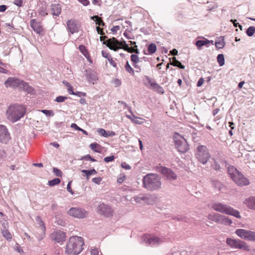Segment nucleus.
<instances>
[{
  "label": "nucleus",
  "mask_w": 255,
  "mask_h": 255,
  "mask_svg": "<svg viewBox=\"0 0 255 255\" xmlns=\"http://www.w3.org/2000/svg\"><path fill=\"white\" fill-rule=\"evenodd\" d=\"M25 108L19 104H11L7 108L5 116L7 119L12 122L15 123L23 118L25 114Z\"/></svg>",
  "instance_id": "nucleus-1"
},
{
  "label": "nucleus",
  "mask_w": 255,
  "mask_h": 255,
  "mask_svg": "<svg viewBox=\"0 0 255 255\" xmlns=\"http://www.w3.org/2000/svg\"><path fill=\"white\" fill-rule=\"evenodd\" d=\"M84 241L78 236L71 237L67 243L65 253L69 255H78L83 250Z\"/></svg>",
  "instance_id": "nucleus-2"
},
{
  "label": "nucleus",
  "mask_w": 255,
  "mask_h": 255,
  "mask_svg": "<svg viewBox=\"0 0 255 255\" xmlns=\"http://www.w3.org/2000/svg\"><path fill=\"white\" fill-rule=\"evenodd\" d=\"M143 185L147 190H157L161 187V177L157 174H147L143 178Z\"/></svg>",
  "instance_id": "nucleus-3"
},
{
  "label": "nucleus",
  "mask_w": 255,
  "mask_h": 255,
  "mask_svg": "<svg viewBox=\"0 0 255 255\" xmlns=\"http://www.w3.org/2000/svg\"><path fill=\"white\" fill-rule=\"evenodd\" d=\"M228 172L231 178L238 186L242 187L250 184L249 179L245 177L244 175L234 166H229Z\"/></svg>",
  "instance_id": "nucleus-4"
},
{
  "label": "nucleus",
  "mask_w": 255,
  "mask_h": 255,
  "mask_svg": "<svg viewBox=\"0 0 255 255\" xmlns=\"http://www.w3.org/2000/svg\"><path fill=\"white\" fill-rule=\"evenodd\" d=\"M212 208L216 211L228 215L233 216L240 219L241 216L240 212L227 204L220 202H216L212 205Z\"/></svg>",
  "instance_id": "nucleus-5"
},
{
  "label": "nucleus",
  "mask_w": 255,
  "mask_h": 255,
  "mask_svg": "<svg viewBox=\"0 0 255 255\" xmlns=\"http://www.w3.org/2000/svg\"><path fill=\"white\" fill-rule=\"evenodd\" d=\"M4 85L6 88L13 89L17 88L20 90H23L28 93H30L32 90L31 87L27 83L16 78H8L4 82Z\"/></svg>",
  "instance_id": "nucleus-6"
},
{
  "label": "nucleus",
  "mask_w": 255,
  "mask_h": 255,
  "mask_svg": "<svg viewBox=\"0 0 255 255\" xmlns=\"http://www.w3.org/2000/svg\"><path fill=\"white\" fill-rule=\"evenodd\" d=\"M173 138L175 147L179 152L184 153L189 149L187 141L183 136L178 133H175Z\"/></svg>",
  "instance_id": "nucleus-7"
},
{
  "label": "nucleus",
  "mask_w": 255,
  "mask_h": 255,
  "mask_svg": "<svg viewBox=\"0 0 255 255\" xmlns=\"http://www.w3.org/2000/svg\"><path fill=\"white\" fill-rule=\"evenodd\" d=\"M226 243L228 246L232 249H240L246 251H249L250 250V248L247 243L240 240L227 238Z\"/></svg>",
  "instance_id": "nucleus-8"
},
{
  "label": "nucleus",
  "mask_w": 255,
  "mask_h": 255,
  "mask_svg": "<svg viewBox=\"0 0 255 255\" xmlns=\"http://www.w3.org/2000/svg\"><path fill=\"white\" fill-rule=\"evenodd\" d=\"M196 157L199 162L205 164L208 162L211 155L207 147L201 145L197 148Z\"/></svg>",
  "instance_id": "nucleus-9"
},
{
  "label": "nucleus",
  "mask_w": 255,
  "mask_h": 255,
  "mask_svg": "<svg viewBox=\"0 0 255 255\" xmlns=\"http://www.w3.org/2000/svg\"><path fill=\"white\" fill-rule=\"evenodd\" d=\"M103 44H106L110 49L113 50L115 51H117L119 49H124L126 47V45H128L126 41L123 40L119 42L116 38L113 37L107 40L106 42H104Z\"/></svg>",
  "instance_id": "nucleus-10"
},
{
  "label": "nucleus",
  "mask_w": 255,
  "mask_h": 255,
  "mask_svg": "<svg viewBox=\"0 0 255 255\" xmlns=\"http://www.w3.org/2000/svg\"><path fill=\"white\" fill-rule=\"evenodd\" d=\"M236 234L242 239L255 242V232L243 229H237Z\"/></svg>",
  "instance_id": "nucleus-11"
},
{
  "label": "nucleus",
  "mask_w": 255,
  "mask_h": 255,
  "mask_svg": "<svg viewBox=\"0 0 255 255\" xmlns=\"http://www.w3.org/2000/svg\"><path fill=\"white\" fill-rule=\"evenodd\" d=\"M88 212L85 209L78 207H72L68 211L70 216L77 219H83L88 215Z\"/></svg>",
  "instance_id": "nucleus-12"
},
{
  "label": "nucleus",
  "mask_w": 255,
  "mask_h": 255,
  "mask_svg": "<svg viewBox=\"0 0 255 255\" xmlns=\"http://www.w3.org/2000/svg\"><path fill=\"white\" fill-rule=\"evenodd\" d=\"M141 240L147 245L150 246L159 245L164 242V239L146 235H143Z\"/></svg>",
  "instance_id": "nucleus-13"
},
{
  "label": "nucleus",
  "mask_w": 255,
  "mask_h": 255,
  "mask_svg": "<svg viewBox=\"0 0 255 255\" xmlns=\"http://www.w3.org/2000/svg\"><path fill=\"white\" fill-rule=\"evenodd\" d=\"M158 169L159 171L166 179L174 180L177 179V175L171 169L164 166H160Z\"/></svg>",
  "instance_id": "nucleus-14"
},
{
  "label": "nucleus",
  "mask_w": 255,
  "mask_h": 255,
  "mask_svg": "<svg viewBox=\"0 0 255 255\" xmlns=\"http://www.w3.org/2000/svg\"><path fill=\"white\" fill-rule=\"evenodd\" d=\"M97 211L100 214L107 217L112 216L114 212V210L109 205L104 203H101L99 205Z\"/></svg>",
  "instance_id": "nucleus-15"
},
{
  "label": "nucleus",
  "mask_w": 255,
  "mask_h": 255,
  "mask_svg": "<svg viewBox=\"0 0 255 255\" xmlns=\"http://www.w3.org/2000/svg\"><path fill=\"white\" fill-rule=\"evenodd\" d=\"M10 139V135L6 127L0 125V142L6 144Z\"/></svg>",
  "instance_id": "nucleus-16"
},
{
  "label": "nucleus",
  "mask_w": 255,
  "mask_h": 255,
  "mask_svg": "<svg viewBox=\"0 0 255 255\" xmlns=\"http://www.w3.org/2000/svg\"><path fill=\"white\" fill-rule=\"evenodd\" d=\"M85 76L87 81L91 84H95L98 80L97 73L91 69H88L85 71Z\"/></svg>",
  "instance_id": "nucleus-17"
},
{
  "label": "nucleus",
  "mask_w": 255,
  "mask_h": 255,
  "mask_svg": "<svg viewBox=\"0 0 255 255\" xmlns=\"http://www.w3.org/2000/svg\"><path fill=\"white\" fill-rule=\"evenodd\" d=\"M51 238V239L55 242L61 244L65 241L66 235L63 231L57 230L52 233Z\"/></svg>",
  "instance_id": "nucleus-18"
},
{
  "label": "nucleus",
  "mask_w": 255,
  "mask_h": 255,
  "mask_svg": "<svg viewBox=\"0 0 255 255\" xmlns=\"http://www.w3.org/2000/svg\"><path fill=\"white\" fill-rule=\"evenodd\" d=\"M67 30L71 33L74 34L79 31V26L77 21L74 19L68 20L66 23Z\"/></svg>",
  "instance_id": "nucleus-19"
},
{
  "label": "nucleus",
  "mask_w": 255,
  "mask_h": 255,
  "mask_svg": "<svg viewBox=\"0 0 255 255\" xmlns=\"http://www.w3.org/2000/svg\"><path fill=\"white\" fill-rule=\"evenodd\" d=\"M36 221L37 224L39 225V230L40 232V235L38 238V240H41L44 238L45 236V231L46 230L45 226L40 217H37L36 218Z\"/></svg>",
  "instance_id": "nucleus-20"
},
{
  "label": "nucleus",
  "mask_w": 255,
  "mask_h": 255,
  "mask_svg": "<svg viewBox=\"0 0 255 255\" xmlns=\"http://www.w3.org/2000/svg\"><path fill=\"white\" fill-rule=\"evenodd\" d=\"M217 223L222 224L225 226H231L233 223V221L229 217L220 214Z\"/></svg>",
  "instance_id": "nucleus-21"
},
{
  "label": "nucleus",
  "mask_w": 255,
  "mask_h": 255,
  "mask_svg": "<svg viewBox=\"0 0 255 255\" xmlns=\"http://www.w3.org/2000/svg\"><path fill=\"white\" fill-rule=\"evenodd\" d=\"M243 203L249 209L255 210V196L246 198Z\"/></svg>",
  "instance_id": "nucleus-22"
},
{
  "label": "nucleus",
  "mask_w": 255,
  "mask_h": 255,
  "mask_svg": "<svg viewBox=\"0 0 255 255\" xmlns=\"http://www.w3.org/2000/svg\"><path fill=\"white\" fill-rule=\"evenodd\" d=\"M30 25L33 30L37 33L40 34L42 32V28L40 23L37 22L35 19L31 20Z\"/></svg>",
  "instance_id": "nucleus-23"
},
{
  "label": "nucleus",
  "mask_w": 255,
  "mask_h": 255,
  "mask_svg": "<svg viewBox=\"0 0 255 255\" xmlns=\"http://www.w3.org/2000/svg\"><path fill=\"white\" fill-rule=\"evenodd\" d=\"M156 196L154 194L145 195L144 203L153 205L156 201Z\"/></svg>",
  "instance_id": "nucleus-24"
},
{
  "label": "nucleus",
  "mask_w": 255,
  "mask_h": 255,
  "mask_svg": "<svg viewBox=\"0 0 255 255\" xmlns=\"http://www.w3.org/2000/svg\"><path fill=\"white\" fill-rule=\"evenodd\" d=\"M51 13L53 15L58 16L61 13V8L59 4H52L51 5Z\"/></svg>",
  "instance_id": "nucleus-25"
},
{
  "label": "nucleus",
  "mask_w": 255,
  "mask_h": 255,
  "mask_svg": "<svg viewBox=\"0 0 255 255\" xmlns=\"http://www.w3.org/2000/svg\"><path fill=\"white\" fill-rule=\"evenodd\" d=\"M97 132L104 137L113 136L116 135V133L113 131H106L103 128H98Z\"/></svg>",
  "instance_id": "nucleus-26"
},
{
  "label": "nucleus",
  "mask_w": 255,
  "mask_h": 255,
  "mask_svg": "<svg viewBox=\"0 0 255 255\" xmlns=\"http://www.w3.org/2000/svg\"><path fill=\"white\" fill-rule=\"evenodd\" d=\"M210 43H211L212 44H213V41L209 40L207 39H206L205 40H200L196 42V45L198 49H200L201 47L204 45L208 47V44H209Z\"/></svg>",
  "instance_id": "nucleus-27"
},
{
  "label": "nucleus",
  "mask_w": 255,
  "mask_h": 255,
  "mask_svg": "<svg viewBox=\"0 0 255 255\" xmlns=\"http://www.w3.org/2000/svg\"><path fill=\"white\" fill-rule=\"evenodd\" d=\"M82 172L84 173L85 175L86 176V178L87 180L89 179V177L90 175H95L97 173V171L94 169H93L90 170L84 169L82 170Z\"/></svg>",
  "instance_id": "nucleus-28"
},
{
  "label": "nucleus",
  "mask_w": 255,
  "mask_h": 255,
  "mask_svg": "<svg viewBox=\"0 0 255 255\" xmlns=\"http://www.w3.org/2000/svg\"><path fill=\"white\" fill-rule=\"evenodd\" d=\"M219 215L220 214L218 213H211L208 215L207 218L208 220L217 223Z\"/></svg>",
  "instance_id": "nucleus-29"
},
{
  "label": "nucleus",
  "mask_w": 255,
  "mask_h": 255,
  "mask_svg": "<svg viewBox=\"0 0 255 255\" xmlns=\"http://www.w3.org/2000/svg\"><path fill=\"white\" fill-rule=\"evenodd\" d=\"M134 200L137 203H144L145 195L139 194L133 197Z\"/></svg>",
  "instance_id": "nucleus-30"
},
{
  "label": "nucleus",
  "mask_w": 255,
  "mask_h": 255,
  "mask_svg": "<svg viewBox=\"0 0 255 255\" xmlns=\"http://www.w3.org/2000/svg\"><path fill=\"white\" fill-rule=\"evenodd\" d=\"M145 79L146 82L145 84L146 86L149 87V88L151 89L153 87V86H154L156 82L148 76H145Z\"/></svg>",
  "instance_id": "nucleus-31"
},
{
  "label": "nucleus",
  "mask_w": 255,
  "mask_h": 255,
  "mask_svg": "<svg viewBox=\"0 0 255 255\" xmlns=\"http://www.w3.org/2000/svg\"><path fill=\"white\" fill-rule=\"evenodd\" d=\"M151 89L153 90L154 91L158 92L160 94H163L164 92V91L162 87H161L158 84H157L156 82L154 84V86L151 88Z\"/></svg>",
  "instance_id": "nucleus-32"
},
{
  "label": "nucleus",
  "mask_w": 255,
  "mask_h": 255,
  "mask_svg": "<svg viewBox=\"0 0 255 255\" xmlns=\"http://www.w3.org/2000/svg\"><path fill=\"white\" fill-rule=\"evenodd\" d=\"M215 45L217 48L221 49L225 46V42L224 41L223 38H222L216 41L215 42Z\"/></svg>",
  "instance_id": "nucleus-33"
},
{
  "label": "nucleus",
  "mask_w": 255,
  "mask_h": 255,
  "mask_svg": "<svg viewBox=\"0 0 255 255\" xmlns=\"http://www.w3.org/2000/svg\"><path fill=\"white\" fill-rule=\"evenodd\" d=\"M171 65L174 66L178 67L179 68L184 69L185 68V66L183 65L180 62L176 59L175 57L173 58V61L171 63Z\"/></svg>",
  "instance_id": "nucleus-34"
},
{
  "label": "nucleus",
  "mask_w": 255,
  "mask_h": 255,
  "mask_svg": "<svg viewBox=\"0 0 255 255\" xmlns=\"http://www.w3.org/2000/svg\"><path fill=\"white\" fill-rule=\"evenodd\" d=\"M91 148L96 152H101L100 145L97 143H92L90 145Z\"/></svg>",
  "instance_id": "nucleus-35"
},
{
  "label": "nucleus",
  "mask_w": 255,
  "mask_h": 255,
  "mask_svg": "<svg viewBox=\"0 0 255 255\" xmlns=\"http://www.w3.org/2000/svg\"><path fill=\"white\" fill-rule=\"evenodd\" d=\"M217 62L220 66H223L225 64L224 56L222 54H220L217 56Z\"/></svg>",
  "instance_id": "nucleus-36"
},
{
  "label": "nucleus",
  "mask_w": 255,
  "mask_h": 255,
  "mask_svg": "<svg viewBox=\"0 0 255 255\" xmlns=\"http://www.w3.org/2000/svg\"><path fill=\"white\" fill-rule=\"evenodd\" d=\"M156 46L154 43H151L148 47V51L150 54H153L156 51Z\"/></svg>",
  "instance_id": "nucleus-37"
},
{
  "label": "nucleus",
  "mask_w": 255,
  "mask_h": 255,
  "mask_svg": "<svg viewBox=\"0 0 255 255\" xmlns=\"http://www.w3.org/2000/svg\"><path fill=\"white\" fill-rule=\"evenodd\" d=\"M124 50L129 53L134 52L137 54L139 53V51L137 49H134V47H129L128 45H126V47Z\"/></svg>",
  "instance_id": "nucleus-38"
},
{
  "label": "nucleus",
  "mask_w": 255,
  "mask_h": 255,
  "mask_svg": "<svg viewBox=\"0 0 255 255\" xmlns=\"http://www.w3.org/2000/svg\"><path fill=\"white\" fill-rule=\"evenodd\" d=\"M255 33V26H250L249 27L246 31L247 34L249 36H252L254 33Z\"/></svg>",
  "instance_id": "nucleus-39"
},
{
  "label": "nucleus",
  "mask_w": 255,
  "mask_h": 255,
  "mask_svg": "<svg viewBox=\"0 0 255 255\" xmlns=\"http://www.w3.org/2000/svg\"><path fill=\"white\" fill-rule=\"evenodd\" d=\"M79 49L86 58L89 56L88 52L86 47L84 45H80L79 47Z\"/></svg>",
  "instance_id": "nucleus-40"
},
{
  "label": "nucleus",
  "mask_w": 255,
  "mask_h": 255,
  "mask_svg": "<svg viewBox=\"0 0 255 255\" xmlns=\"http://www.w3.org/2000/svg\"><path fill=\"white\" fill-rule=\"evenodd\" d=\"M60 182V180L59 178H55L48 181V184L50 186H53L58 184Z\"/></svg>",
  "instance_id": "nucleus-41"
},
{
  "label": "nucleus",
  "mask_w": 255,
  "mask_h": 255,
  "mask_svg": "<svg viewBox=\"0 0 255 255\" xmlns=\"http://www.w3.org/2000/svg\"><path fill=\"white\" fill-rule=\"evenodd\" d=\"M125 69L126 71L130 73V74L133 75L134 74V71L133 69L131 67L128 61L127 62L126 64L125 65Z\"/></svg>",
  "instance_id": "nucleus-42"
},
{
  "label": "nucleus",
  "mask_w": 255,
  "mask_h": 255,
  "mask_svg": "<svg viewBox=\"0 0 255 255\" xmlns=\"http://www.w3.org/2000/svg\"><path fill=\"white\" fill-rule=\"evenodd\" d=\"M93 19L95 18V21L96 22V24L99 25L104 26L105 25V23L103 21L100 17L98 16H94L92 17Z\"/></svg>",
  "instance_id": "nucleus-43"
},
{
  "label": "nucleus",
  "mask_w": 255,
  "mask_h": 255,
  "mask_svg": "<svg viewBox=\"0 0 255 255\" xmlns=\"http://www.w3.org/2000/svg\"><path fill=\"white\" fill-rule=\"evenodd\" d=\"M63 83L67 87V91L68 93L71 94L73 90V87L71 85V84L68 82L67 81H63Z\"/></svg>",
  "instance_id": "nucleus-44"
},
{
  "label": "nucleus",
  "mask_w": 255,
  "mask_h": 255,
  "mask_svg": "<svg viewBox=\"0 0 255 255\" xmlns=\"http://www.w3.org/2000/svg\"><path fill=\"white\" fill-rule=\"evenodd\" d=\"M3 236L7 240L11 239V235L10 233L7 230L3 231L2 232Z\"/></svg>",
  "instance_id": "nucleus-45"
},
{
  "label": "nucleus",
  "mask_w": 255,
  "mask_h": 255,
  "mask_svg": "<svg viewBox=\"0 0 255 255\" xmlns=\"http://www.w3.org/2000/svg\"><path fill=\"white\" fill-rule=\"evenodd\" d=\"M130 59L132 62L135 63H137L139 61V58L137 55L135 54H132L130 56Z\"/></svg>",
  "instance_id": "nucleus-46"
},
{
  "label": "nucleus",
  "mask_w": 255,
  "mask_h": 255,
  "mask_svg": "<svg viewBox=\"0 0 255 255\" xmlns=\"http://www.w3.org/2000/svg\"><path fill=\"white\" fill-rule=\"evenodd\" d=\"M81 160H90L93 162L96 161V160L92 158L89 154L82 156L81 158Z\"/></svg>",
  "instance_id": "nucleus-47"
},
{
  "label": "nucleus",
  "mask_w": 255,
  "mask_h": 255,
  "mask_svg": "<svg viewBox=\"0 0 255 255\" xmlns=\"http://www.w3.org/2000/svg\"><path fill=\"white\" fill-rule=\"evenodd\" d=\"M70 95H76L78 97H85L86 95V93L83 92H74L73 91L71 93Z\"/></svg>",
  "instance_id": "nucleus-48"
},
{
  "label": "nucleus",
  "mask_w": 255,
  "mask_h": 255,
  "mask_svg": "<svg viewBox=\"0 0 255 255\" xmlns=\"http://www.w3.org/2000/svg\"><path fill=\"white\" fill-rule=\"evenodd\" d=\"M41 112L46 115L47 116H54V113L53 111L47 110H41Z\"/></svg>",
  "instance_id": "nucleus-49"
},
{
  "label": "nucleus",
  "mask_w": 255,
  "mask_h": 255,
  "mask_svg": "<svg viewBox=\"0 0 255 255\" xmlns=\"http://www.w3.org/2000/svg\"><path fill=\"white\" fill-rule=\"evenodd\" d=\"M67 99V97H66L59 96L56 98L55 101L57 102H58V103H61V102H63Z\"/></svg>",
  "instance_id": "nucleus-50"
},
{
  "label": "nucleus",
  "mask_w": 255,
  "mask_h": 255,
  "mask_svg": "<svg viewBox=\"0 0 255 255\" xmlns=\"http://www.w3.org/2000/svg\"><path fill=\"white\" fill-rule=\"evenodd\" d=\"M132 117L134 118V120H132V123L138 125H141L143 123L142 122L140 121V118L136 117L134 114H132Z\"/></svg>",
  "instance_id": "nucleus-51"
},
{
  "label": "nucleus",
  "mask_w": 255,
  "mask_h": 255,
  "mask_svg": "<svg viewBox=\"0 0 255 255\" xmlns=\"http://www.w3.org/2000/svg\"><path fill=\"white\" fill-rule=\"evenodd\" d=\"M114 159H115V156L114 155H112L110 156H107V157H105L104 161L106 162H109L113 161L114 160Z\"/></svg>",
  "instance_id": "nucleus-52"
},
{
  "label": "nucleus",
  "mask_w": 255,
  "mask_h": 255,
  "mask_svg": "<svg viewBox=\"0 0 255 255\" xmlns=\"http://www.w3.org/2000/svg\"><path fill=\"white\" fill-rule=\"evenodd\" d=\"M102 181V178L101 177H95L92 179V181L97 184H100Z\"/></svg>",
  "instance_id": "nucleus-53"
},
{
  "label": "nucleus",
  "mask_w": 255,
  "mask_h": 255,
  "mask_svg": "<svg viewBox=\"0 0 255 255\" xmlns=\"http://www.w3.org/2000/svg\"><path fill=\"white\" fill-rule=\"evenodd\" d=\"M53 172L57 176H61V172L60 170L56 168H53Z\"/></svg>",
  "instance_id": "nucleus-54"
},
{
  "label": "nucleus",
  "mask_w": 255,
  "mask_h": 255,
  "mask_svg": "<svg viewBox=\"0 0 255 255\" xmlns=\"http://www.w3.org/2000/svg\"><path fill=\"white\" fill-rule=\"evenodd\" d=\"M23 3V0H14L13 3L18 6H21Z\"/></svg>",
  "instance_id": "nucleus-55"
},
{
  "label": "nucleus",
  "mask_w": 255,
  "mask_h": 255,
  "mask_svg": "<svg viewBox=\"0 0 255 255\" xmlns=\"http://www.w3.org/2000/svg\"><path fill=\"white\" fill-rule=\"evenodd\" d=\"M121 166L123 168H125L126 170H129L131 168L130 166L126 162L122 163Z\"/></svg>",
  "instance_id": "nucleus-56"
},
{
  "label": "nucleus",
  "mask_w": 255,
  "mask_h": 255,
  "mask_svg": "<svg viewBox=\"0 0 255 255\" xmlns=\"http://www.w3.org/2000/svg\"><path fill=\"white\" fill-rule=\"evenodd\" d=\"M91 255H98L99 251L97 249L94 248L91 250Z\"/></svg>",
  "instance_id": "nucleus-57"
},
{
  "label": "nucleus",
  "mask_w": 255,
  "mask_h": 255,
  "mask_svg": "<svg viewBox=\"0 0 255 255\" xmlns=\"http://www.w3.org/2000/svg\"><path fill=\"white\" fill-rule=\"evenodd\" d=\"M102 54L103 57L107 58L108 59L111 58V56L109 55V54L104 51H102Z\"/></svg>",
  "instance_id": "nucleus-58"
},
{
  "label": "nucleus",
  "mask_w": 255,
  "mask_h": 255,
  "mask_svg": "<svg viewBox=\"0 0 255 255\" xmlns=\"http://www.w3.org/2000/svg\"><path fill=\"white\" fill-rule=\"evenodd\" d=\"M78 0L85 6H87L89 4V1L88 0Z\"/></svg>",
  "instance_id": "nucleus-59"
},
{
  "label": "nucleus",
  "mask_w": 255,
  "mask_h": 255,
  "mask_svg": "<svg viewBox=\"0 0 255 255\" xmlns=\"http://www.w3.org/2000/svg\"><path fill=\"white\" fill-rule=\"evenodd\" d=\"M71 182H69L68 184H67V191L70 192V193H71L72 194H73V192L72 191V190L71 189Z\"/></svg>",
  "instance_id": "nucleus-60"
},
{
  "label": "nucleus",
  "mask_w": 255,
  "mask_h": 255,
  "mask_svg": "<svg viewBox=\"0 0 255 255\" xmlns=\"http://www.w3.org/2000/svg\"><path fill=\"white\" fill-rule=\"evenodd\" d=\"M120 29V27L119 26H115L112 29L111 31L113 32H116Z\"/></svg>",
  "instance_id": "nucleus-61"
},
{
  "label": "nucleus",
  "mask_w": 255,
  "mask_h": 255,
  "mask_svg": "<svg viewBox=\"0 0 255 255\" xmlns=\"http://www.w3.org/2000/svg\"><path fill=\"white\" fill-rule=\"evenodd\" d=\"M108 61H109L111 65H112L113 67H116L117 66L116 63L115 61H114L112 58L108 59Z\"/></svg>",
  "instance_id": "nucleus-62"
},
{
  "label": "nucleus",
  "mask_w": 255,
  "mask_h": 255,
  "mask_svg": "<svg viewBox=\"0 0 255 255\" xmlns=\"http://www.w3.org/2000/svg\"><path fill=\"white\" fill-rule=\"evenodd\" d=\"M203 83H204L203 78H200L197 82V86L198 87L201 86L203 85Z\"/></svg>",
  "instance_id": "nucleus-63"
},
{
  "label": "nucleus",
  "mask_w": 255,
  "mask_h": 255,
  "mask_svg": "<svg viewBox=\"0 0 255 255\" xmlns=\"http://www.w3.org/2000/svg\"><path fill=\"white\" fill-rule=\"evenodd\" d=\"M15 250L20 254L23 253V250L20 248V247L18 245H16L15 247Z\"/></svg>",
  "instance_id": "nucleus-64"
}]
</instances>
